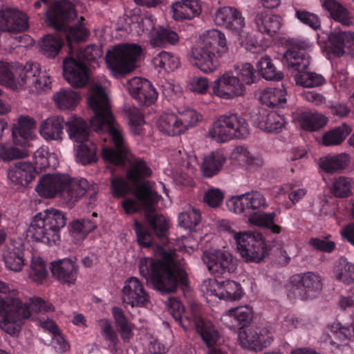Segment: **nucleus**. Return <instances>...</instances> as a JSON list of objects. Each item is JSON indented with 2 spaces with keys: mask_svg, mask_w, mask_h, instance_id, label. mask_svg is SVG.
I'll return each mask as SVG.
<instances>
[{
  "mask_svg": "<svg viewBox=\"0 0 354 354\" xmlns=\"http://www.w3.org/2000/svg\"><path fill=\"white\" fill-rule=\"evenodd\" d=\"M260 75L266 80L280 81L283 78V73L277 71L276 67L268 56L262 57L257 64Z\"/></svg>",
  "mask_w": 354,
  "mask_h": 354,
  "instance_id": "nucleus-43",
  "label": "nucleus"
},
{
  "mask_svg": "<svg viewBox=\"0 0 354 354\" xmlns=\"http://www.w3.org/2000/svg\"><path fill=\"white\" fill-rule=\"evenodd\" d=\"M152 171L142 158H135L130 164L126 174L127 180L135 187L134 194L140 201L147 206L156 203L160 198L152 189L149 181L142 180L151 176Z\"/></svg>",
  "mask_w": 354,
  "mask_h": 354,
  "instance_id": "nucleus-9",
  "label": "nucleus"
},
{
  "mask_svg": "<svg viewBox=\"0 0 354 354\" xmlns=\"http://www.w3.org/2000/svg\"><path fill=\"white\" fill-rule=\"evenodd\" d=\"M202 118L201 114L190 108H178L176 113H165L158 121L160 131L169 136L183 133L195 126Z\"/></svg>",
  "mask_w": 354,
  "mask_h": 354,
  "instance_id": "nucleus-11",
  "label": "nucleus"
},
{
  "mask_svg": "<svg viewBox=\"0 0 354 354\" xmlns=\"http://www.w3.org/2000/svg\"><path fill=\"white\" fill-rule=\"evenodd\" d=\"M69 178L68 185H66L65 198L69 201H76L83 196L88 189V182L84 178Z\"/></svg>",
  "mask_w": 354,
  "mask_h": 354,
  "instance_id": "nucleus-40",
  "label": "nucleus"
},
{
  "mask_svg": "<svg viewBox=\"0 0 354 354\" xmlns=\"http://www.w3.org/2000/svg\"><path fill=\"white\" fill-rule=\"evenodd\" d=\"M351 131L350 126L343 124L340 127L326 132L322 137V144L324 146L338 145L345 140Z\"/></svg>",
  "mask_w": 354,
  "mask_h": 354,
  "instance_id": "nucleus-45",
  "label": "nucleus"
},
{
  "mask_svg": "<svg viewBox=\"0 0 354 354\" xmlns=\"http://www.w3.org/2000/svg\"><path fill=\"white\" fill-rule=\"evenodd\" d=\"M349 39H352L351 32H334L328 36L333 53L340 57L346 53Z\"/></svg>",
  "mask_w": 354,
  "mask_h": 354,
  "instance_id": "nucleus-41",
  "label": "nucleus"
},
{
  "mask_svg": "<svg viewBox=\"0 0 354 354\" xmlns=\"http://www.w3.org/2000/svg\"><path fill=\"white\" fill-rule=\"evenodd\" d=\"M294 79L297 86L306 88L322 86L326 82L322 75L315 72L297 73Z\"/></svg>",
  "mask_w": 354,
  "mask_h": 354,
  "instance_id": "nucleus-48",
  "label": "nucleus"
},
{
  "mask_svg": "<svg viewBox=\"0 0 354 354\" xmlns=\"http://www.w3.org/2000/svg\"><path fill=\"white\" fill-rule=\"evenodd\" d=\"M329 333L328 339L325 342H328L330 344L339 348L344 341L354 340V326H342L339 322H335L328 326Z\"/></svg>",
  "mask_w": 354,
  "mask_h": 354,
  "instance_id": "nucleus-32",
  "label": "nucleus"
},
{
  "mask_svg": "<svg viewBox=\"0 0 354 354\" xmlns=\"http://www.w3.org/2000/svg\"><path fill=\"white\" fill-rule=\"evenodd\" d=\"M27 155L28 151L25 149H19L10 145H0V159L3 161L24 158Z\"/></svg>",
  "mask_w": 354,
  "mask_h": 354,
  "instance_id": "nucleus-59",
  "label": "nucleus"
},
{
  "mask_svg": "<svg viewBox=\"0 0 354 354\" xmlns=\"http://www.w3.org/2000/svg\"><path fill=\"white\" fill-rule=\"evenodd\" d=\"M69 235L75 244H80L87 236L88 230L84 219H75L68 226Z\"/></svg>",
  "mask_w": 354,
  "mask_h": 354,
  "instance_id": "nucleus-52",
  "label": "nucleus"
},
{
  "mask_svg": "<svg viewBox=\"0 0 354 354\" xmlns=\"http://www.w3.org/2000/svg\"><path fill=\"white\" fill-rule=\"evenodd\" d=\"M227 157L222 151L217 150L205 156L201 165V171L205 178L218 174L226 163Z\"/></svg>",
  "mask_w": 354,
  "mask_h": 354,
  "instance_id": "nucleus-29",
  "label": "nucleus"
},
{
  "mask_svg": "<svg viewBox=\"0 0 354 354\" xmlns=\"http://www.w3.org/2000/svg\"><path fill=\"white\" fill-rule=\"evenodd\" d=\"M352 180L346 176H339L334 179L331 192L334 196L346 198L351 194Z\"/></svg>",
  "mask_w": 354,
  "mask_h": 354,
  "instance_id": "nucleus-53",
  "label": "nucleus"
},
{
  "mask_svg": "<svg viewBox=\"0 0 354 354\" xmlns=\"http://www.w3.org/2000/svg\"><path fill=\"white\" fill-rule=\"evenodd\" d=\"M66 130L71 140L77 143L75 154L77 162L88 164V124L77 116H71L65 123Z\"/></svg>",
  "mask_w": 354,
  "mask_h": 354,
  "instance_id": "nucleus-14",
  "label": "nucleus"
},
{
  "mask_svg": "<svg viewBox=\"0 0 354 354\" xmlns=\"http://www.w3.org/2000/svg\"><path fill=\"white\" fill-rule=\"evenodd\" d=\"M168 310L175 322L185 330L194 327L207 347L216 344L220 335L212 322L185 311L183 304L176 298L169 299Z\"/></svg>",
  "mask_w": 354,
  "mask_h": 354,
  "instance_id": "nucleus-7",
  "label": "nucleus"
},
{
  "mask_svg": "<svg viewBox=\"0 0 354 354\" xmlns=\"http://www.w3.org/2000/svg\"><path fill=\"white\" fill-rule=\"evenodd\" d=\"M322 6L330 13L331 17L345 26L353 24L354 17L336 0H324Z\"/></svg>",
  "mask_w": 354,
  "mask_h": 354,
  "instance_id": "nucleus-33",
  "label": "nucleus"
},
{
  "mask_svg": "<svg viewBox=\"0 0 354 354\" xmlns=\"http://www.w3.org/2000/svg\"><path fill=\"white\" fill-rule=\"evenodd\" d=\"M132 97L139 103L149 106L153 104L158 98L157 90H129Z\"/></svg>",
  "mask_w": 354,
  "mask_h": 354,
  "instance_id": "nucleus-63",
  "label": "nucleus"
},
{
  "mask_svg": "<svg viewBox=\"0 0 354 354\" xmlns=\"http://www.w3.org/2000/svg\"><path fill=\"white\" fill-rule=\"evenodd\" d=\"M304 41L297 42L292 49L288 50L283 55V61L288 68L297 73H303L310 64V57L304 50L307 47Z\"/></svg>",
  "mask_w": 354,
  "mask_h": 354,
  "instance_id": "nucleus-22",
  "label": "nucleus"
},
{
  "mask_svg": "<svg viewBox=\"0 0 354 354\" xmlns=\"http://www.w3.org/2000/svg\"><path fill=\"white\" fill-rule=\"evenodd\" d=\"M275 216L274 212L263 214L262 216H254L252 218V224L266 227L274 234H279L281 232V227L274 223Z\"/></svg>",
  "mask_w": 354,
  "mask_h": 354,
  "instance_id": "nucleus-56",
  "label": "nucleus"
},
{
  "mask_svg": "<svg viewBox=\"0 0 354 354\" xmlns=\"http://www.w3.org/2000/svg\"><path fill=\"white\" fill-rule=\"evenodd\" d=\"M207 267L215 277H225L234 272L237 261L227 251L216 250L207 256Z\"/></svg>",
  "mask_w": 354,
  "mask_h": 354,
  "instance_id": "nucleus-16",
  "label": "nucleus"
},
{
  "mask_svg": "<svg viewBox=\"0 0 354 354\" xmlns=\"http://www.w3.org/2000/svg\"><path fill=\"white\" fill-rule=\"evenodd\" d=\"M201 221V213L197 209L192 208L178 215L179 225L186 229L194 228Z\"/></svg>",
  "mask_w": 354,
  "mask_h": 354,
  "instance_id": "nucleus-57",
  "label": "nucleus"
},
{
  "mask_svg": "<svg viewBox=\"0 0 354 354\" xmlns=\"http://www.w3.org/2000/svg\"><path fill=\"white\" fill-rule=\"evenodd\" d=\"M286 90H262L259 100L262 104L270 107H283L286 103Z\"/></svg>",
  "mask_w": 354,
  "mask_h": 354,
  "instance_id": "nucleus-46",
  "label": "nucleus"
},
{
  "mask_svg": "<svg viewBox=\"0 0 354 354\" xmlns=\"http://www.w3.org/2000/svg\"><path fill=\"white\" fill-rule=\"evenodd\" d=\"M123 110L128 118L131 131L134 135H140L141 133V127L145 124L144 115L135 106L124 105Z\"/></svg>",
  "mask_w": 354,
  "mask_h": 354,
  "instance_id": "nucleus-50",
  "label": "nucleus"
},
{
  "mask_svg": "<svg viewBox=\"0 0 354 354\" xmlns=\"http://www.w3.org/2000/svg\"><path fill=\"white\" fill-rule=\"evenodd\" d=\"M66 223V217L63 212L47 209L32 218L28 232L37 242L48 245H57L61 239L60 230Z\"/></svg>",
  "mask_w": 354,
  "mask_h": 354,
  "instance_id": "nucleus-6",
  "label": "nucleus"
},
{
  "mask_svg": "<svg viewBox=\"0 0 354 354\" xmlns=\"http://www.w3.org/2000/svg\"><path fill=\"white\" fill-rule=\"evenodd\" d=\"M250 133L245 118L237 113L221 115L209 130V136L218 142H225L234 138L244 139Z\"/></svg>",
  "mask_w": 354,
  "mask_h": 354,
  "instance_id": "nucleus-10",
  "label": "nucleus"
},
{
  "mask_svg": "<svg viewBox=\"0 0 354 354\" xmlns=\"http://www.w3.org/2000/svg\"><path fill=\"white\" fill-rule=\"evenodd\" d=\"M153 64L156 68L169 71L176 69L180 62L178 59L171 53L161 51L153 59Z\"/></svg>",
  "mask_w": 354,
  "mask_h": 354,
  "instance_id": "nucleus-51",
  "label": "nucleus"
},
{
  "mask_svg": "<svg viewBox=\"0 0 354 354\" xmlns=\"http://www.w3.org/2000/svg\"><path fill=\"white\" fill-rule=\"evenodd\" d=\"M112 315L114 319L116 329L124 342H129L133 337V330L134 324L125 315L124 311L120 307L112 308Z\"/></svg>",
  "mask_w": 354,
  "mask_h": 354,
  "instance_id": "nucleus-34",
  "label": "nucleus"
},
{
  "mask_svg": "<svg viewBox=\"0 0 354 354\" xmlns=\"http://www.w3.org/2000/svg\"><path fill=\"white\" fill-rule=\"evenodd\" d=\"M149 227L163 243L167 242L169 223L162 214H149L146 217Z\"/></svg>",
  "mask_w": 354,
  "mask_h": 354,
  "instance_id": "nucleus-36",
  "label": "nucleus"
},
{
  "mask_svg": "<svg viewBox=\"0 0 354 354\" xmlns=\"http://www.w3.org/2000/svg\"><path fill=\"white\" fill-rule=\"evenodd\" d=\"M236 77H239V88L254 83L256 77L253 66L250 63L243 64Z\"/></svg>",
  "mask_w": 354,
  "mask_h": 354,
  "instance_id": "nucleus-62",
  "label": "nucleus"
},
{
  "mask_svg": "<svg viewBox=\"0 0 354 354\" xmlns=\"http://www.w3.org/2000/svg\"><path fill=\"white\" fill-rule=\"evenodd\" d=\"M46 15L55 30L65 32L70 52L76 51L75 57H68L64 60L63 75L65 80L72 86H84L88 81V46L77 49V45L86 40L87 32L81 23L70 27L66 24L77 17L74 6L65 1H56Z\"/></svg>",
  "mask_w": 354,
  "mask_h": 354,
  "instance_id": "nucleus-1",
  "label": "nucleus"
},
{
  "mask_svg": "<svg viewBox=\"0 0 354 354\" xmlns=\"http://www.w3.org/2000/svg\"><path fill=\"white\" fill-rule=\"evenodd\" d=\"M213 88H221L223 87H232L239 88V77L233 74L232 71H227L219 76L214 82Z\"/></svg>",
  "mask_w": 354,
  "mask_h": 354,
  "instance_id": "nucleus-64",
  "label": "nucleus"
},
{
  "mask_svg": "<svg viewBox=\"0 0 354 354\" xmlns=\"http://www.w3.org/2000/svg\"><path fill=\"white\" fill-rule=\"evenodd\" d=\"M238 337L242 347L254 351H261L273 340L270 332L261 327L239 329Z\"/></svg>",
  "mask_w": 354,
  "mask_h": 354,
  "instance_id": "nucleus-17",
  "label": "nucleus"
},
{
  "mask_svg": "<svg viewBox=\"0 0 354 354\" xmlns=\"http://www.w3.org/2000/svg\"><path fill=\"white\" fill-rule=\"evenodd\" d=\"M50 270L53 275L63 283L73 284L76 280L77 266L70 259L52 262Z\"/></svg>",
  "mask_w": 354,
  "mask_h": 354,
  "instance_id": "nucleus-25",
  "label": "nucleus"
},
{
  "mask_svg": "<svg viewBox=\"0 0 354 354\" xmlns=\"http://www.w3.org/2000/svg\"><path fill=\"white\" fill-rule=\"evenodd\" d=\"M68 180V174H46L40 178L36 191L45 198H54L59 195L65 198V189Z\"/></svg>",
  "mask_w": 354,
  "mask_h": 354,
  "instance_id": "nucleus-19",
  "label": "nucleus"
},
{
  "mask_svg": "<svg viewBox=\"0 0 354 354\" xmlns=\"http://www.w3.org/2000/svg\"><path fill=\"white\" fill-rule=\"evenodd\" d=\"M48 274L46 265L43 260L38 259L32 261L29 270V277L37 283H41Z\"/></svg>",
  "mask_w": 354,
  "mask_h": 354,
  "instance_id": "nucleus-61",
  "label": "nucleus"
},
{
  "mask_svg": "<svg viewBox=\"0 0 354 354\" xmlns=\"http://www.w3.org/2000/svg\"><path fill=\"white\" fill-rule=\"evenodd\" d=\"M227 315L232 317L239 329L247 328L252 320V309L248 306H241L232 308L227 311Z\"/></svg>",
  "mask_w": 354,
  "mask_h": 354,
  "instance_id": "nucleus-47",
  "label": "nucleus"
},
{
  "mask_svg": "<svg viewBox=\"0 0 354 354\" xmlns=\"http://www.w3.org/2000/svg\"><path fill=\"white\" fill-rule=\"evenodd\" d=\"M80 96L75 90H59L54 95V100L57 106L60 109H74L79 100Z\"/></svg>",
  "mask_w": 354,
  "mask_h": 354,
  "instance_id": "nucleus-44",
  "label": "nucleus"
},
{
  "mask_svg": "<svg viewBox=\"0 0 354 354\" xmlns=\"http://www.w3.org/2000/svg\"><path fill=\"white\" fill-rule=\"evenodd\" d=\"M231 158L241 166H246L251 168L260 167L263 165L261 158L258 156H253L243 145L237 146L232 152Z\"/></svg>",
  "mask_w": 354,
  "mask_h": 354,
  "instance_id": "nucleus-38",
  "label": "nucleus"
},
{
  "mask_svg": "<svg viewBox=\"0 0 354 354\" xmlns=\"http://www.w3.org/2000/svg\"><path fill=\"white\" fill-rule=\"evenodd\" d=\"M202 12L200 0H182L171 6V14L175 20L192 19Z\"/></svg>",
  "mask_w": 354,
  "mask_h": 354,
  "instance_id": "nucleus-26",
  "label": "nucleus"
},
{
  "mask_svg": "<svg viewBox=\"0 0 354 354\" xmlns=\"http://www.w3.org/2000/svg\"><path fill=\"white\" fill-rule=\"evenodd\" d=\"M19 86L45 88L51 87V77L41 71L38 64L27 63L21 69L17 79Z\"/></svg>",
  "mask_w": 354,
  "mask_h": 354,
  "instance_id": "nucleus-20",
  "label": "nucleus"
},
{
  "mask_svg": "<svg viewBox=\"0 0 354 354\" xmlns=\"http://www.w3.org/2000/svg\"><path fill=\"white\" fill-rule=\"evenodd\" d=\"M133 230L136 234L137 241L140 246L144 248H150L153 244V235L142 223L135 220Z\"/></svg>",
  "mask_w": 354,
  "mask_h": 354,
  "instance_id": "nucleus-55",
  "label": "nucleus"
},
{
  "mask_svg": "<svg viewBox=\"0 0 354 354\" xmlns=\"http://www.w3.org/2000/svg\"><path fill=\"white\" fill-rule=\"evenodd\" d=\"M201 41L192 46L188 59L192 64L205 73H210L219 66V57L228 50L224 33L216 29L206 30Z\"/></svg>",
  "mask_w": 354,
  "mask_h": 354,
  "instance_id": "nucleus-4",
  "label": "nucleus"
},
{
  "mask_svg": "<svg viewBox=\"0 0 354 354\" xmlns=\"http://www.w3.org/2000/svg\"><path fill=\"white\" fill-rule=\"evenodd\" d=\"M7 268L15 272L22 270L24 264V245L21 241H15L8 246L3 255Z\"/></svg>",
  "mask_w": 354,
  "mask_h": 354,
  "instance_id": "nucleus-31",
  "label": "nucleus"
},
{
  "mask_svg": "<svg viewBox=\"0 0 354 354\" xmlns=\"http://www.w3.org/2000/svg\"><path fill=\"white\" fill-rule=\"evenodd\" d=\"M53 306L40 297H32L29 302L5 299L0 296V328L11 336H17L24 320L31 316L32 312L47 313L53 310Z\"/></svg>",
  "mask_w": 354,
  "mask_h": 354,
  "instance_id": "nucleus-5",
  "label": "nucleus"
},
{
  "mask_svg": "<svg viewBox=\"0 0 354 354\" xmlns=\"http://www.w3.org/2000/svg\"><path fill=\"white\" fill-rule=\"evenodd\" d=\"M265 122L266 128H263V130L268 132H280L287 124L284 115L273 111H269Z\"/></svg>",
  "mask_w": 354,
  "mask_h": 354,
  "instance_id": "nucleus-54",
  "label": "nucleus"
},
{
  "mask_svg": "<svg viewBox=\"0 0 354 354\" xmlns=\"http://www.w3.org/2000/svg\"><path fill=\"white\" fill-rule=\"evenodd\" d=\"M292 292L301 300L310 299L322 289L321 277L315 272H307L295 275L292 279Z\"/></svg>",
  "mask_w": 354,
  "mask_h": 354,
  "instance_id": "nucleus-15",
  "label": "nucleus"
},
{
  "mask_svg": "<svg viewBox=\"0 0 354 354\" xmlns=\"http://www.w3.org/2000/svg\"><path fill=\"white\" fill-rule=\"evenodd\" d=\"M63 44L62 39L57 35H47L39 43L41 53L49 58H54Z\"/></svg>",
  "mask_w": 354,
  "mask_h": 354,
  "instance_id": "nucleus-42",
  "label": "nucleus"
},
{
  "mask_svg": "<svg viewBox=\"0 0 354 354\" xmlns=\"http://www.w3.org/2000/svg\"><path fill=\"white\" fill-rule=\"evenodd\" d=\"M214 23L233 32L239 33L245 27V19L237 9L232 7L218 8L214 17Z\"/></svg>",
  "mask_w": 354,
  "mask_h": 354,
  "instance_id": "nucleus-21",
  "label": "nucleus"
},
{
  "mask_svg": "<svg viewBox=\"0 0 354 354\" xmlns=\"http://www.w3.org/2000/svg\"><path fill=\"white\" fill-rule=\"evenodd\" d=\"M178 40V34L170 28L159 27L152 34L150 44L153 47H165L167 44L174 45Z\"/></svg>",
  "mask_w": 354,
  "mask_h": 354,
  "instance_id": "nucleus-39",
  "label": "nucleus"
},
{
  "mask_svg": "<svg viewBox=\"0 0 354 354\" xmlns=\"http://www.w3.org/2000/svg\"><path fill=\"white\" fill-rule=\"evenodd\" d=\"M38 174L34 165L25 161L17 162L10 167L8 171V178L15 185H28Z\"/></svg>",
  "mask_w": 354,
  "mask_h": 354,
  "instance_id": "nucleus-24",
  "label": "nucleus"
},
{
  "mask_svg": "<svg viewBox=\"0 0 354 354\" xmlns=\"http://www.w3.org/2000/svg\"><path fill=\"white\" fill-rule=\"evenodd\" d=\"M174 253L162 250L161 259L142 258L139 261L140 274L150 283L153 289L161 294L174 292L178 287H188L186 272L180 268H174Z\"/></svg>",
  "mask_w": 354,
  "mask_h": 354,
  "instance_id": "nucleus-3",
  "label": "nucleus"
},
{
  "mask_svg": "<svg viewBox=\"0 0 354 354\" xmlns=\"http://www.w3.org/2000/svg\"><path fill=\"white\" fill-rule=\"evenodd\" d=\"M254 24L259 32L271 36L280 29L281 18L276 15H269L266 11L260 10L254 14Z\"/></svg>",
  "mask_w": 354,
  "mask_h": 354,
  "instance_id": "nucleus-28",
  "label": "nucleus"
},
{
  "mask_svg": "<svg viewBox=\"0 0 354 354\" xmlns=\"http://www.w3.org/2000/svg\"><path fill=\"white\" fill-rule=\"evenodd\" d=\"M90 109L94 115L90 118V129L95 126L96 131H108L113 147H106L102 156L105 162L114 165H124L129 149L124 139V131L116 122L111 105L105 90H90Z\"/></svg>",
  "mask_w": 354,
  "mask_h": 354,
  "instance_id": "nucleus-2",
  "label": "nucleus"
},
{
  "mask_svg": "<svg viewBox=\"0 0 354 354\" xmlns=\"http://www.w3.org/2000/svg\"><path fill=\"white\" fill-rule=\"evenodd\" d=\"M0 84L3 86L15 87L19 86L17 80H15V75L12 71L11 65L0 59Z\"/></svg>",
  "mask_w": 354,
  "mask_h": 354,
  "instance_id": "nucleus-58",
  "label": "nucleus"
},
{
  "mask_svg": "<svg viewBox=\"0 0 354 354\" xmlns=\"http://www.w3.org/2000/svg\"><path fill=\"white\" fill-rule=\"evenodd\" d=\"M142 48L136 44L124 43L107 50L105 61L107 68L115 76L130 73L138 67Z\"/></svg>",
  "mask_w": 354,
  "mask_h": 354,
  "instance_id": "nucleus-8",
  "label": "nucleus"
},
{
  "mask_svg": "<svg viewBox=\"0 0 354 354\" xmlns=\"http://www.w3.org/2000/svg\"><path fill=\"white\" fill-rule=\"evenodd\" d=\"M65 123L66 122L62 116H50L41 123L39 133L47 141H62Z\"/></svg>",
  "mask_w": 354,
  "mask_h": 354,
  "instance_id": "nucleus-27",
  "label": "nucleus"
},
{
  "mask_svg": "<svg viewBox=\"0 0 354 354\" xmlns=\"http://www.w3.org/2000/svg\"><path fill=\"white\" fill-rule=\"evenodd\" d=\"M216 283H218L219 299L236 301L241 298L243 289L239 283L232 280L219 281L218 279H216Z\"/></svg>",
  "mask_w": 354,
  "mask_h": 354,
  "instance_id": "nucleus-37",
  "label": "nucleus"
},
{
  "mask_svg": "<svg viewBox=\"0 0 354 354\" xmlns=\"http://www.w3.org/2000/svg\"><path fill=\"white\" fill-rule=\"evenodd\" d=\"M111 191L114 198L124 197L129 191L128 181L122 177L113 176L111 178Z\"/></svg>",
  "mask_w": 354,
  "mask_h": 354,
  "instance_id": "nucleus-60",
  "label": "nucleus"
},
{
  "mask_svg": "<svg viewBox=\"0 0 354 354\" xmlns=\"http://www.w3.org/2000/svg\"><path fill=\"white\" fill-rule=\"evenodd\" d=\"M351 157L346 153L328 155L320 159V167L328 174L341 172L349 165Z\"/></svg>",
  "mask_w": 354,
  "mask_h": 354,
  "instance_id": "nucleus-35",
  "label": "nucleus"
},
{
  "mask_svg": "<svg viewBox=\"0 0 354 354\" xmlns=\"http://www.w3.org/2000/svg\"><path fill=\"white\" fill-rule=\"evenodd\" d=\"M236 248L245 262H260L267 254L268 248L261 233L244 232L236 234Z\"/></svg>",
  "mask_w": 354,
  "mask_h": 354,
  "instance_id": "nucleus-12",
  "label": "nucleus"
},
{
  "mask_svg": "<svg viewBox=\"0 0 354 354\" xmlns=\"http://www.w3.org/2000/svg\"><path fill=\"white\" fill-rule=\"evenodd\" d=\"M35 122L29 117L21 116L12 127V136L16 145L26 147L35 138Z\"/></svg>",
  "mask_w": 354,
  "mask_h": 354,
  "instance_id": "nucleus-23",
  "label": "nucleus"
},
{
  "mask_svg": "<svg viewBox=\"0 0 354 354\" xmlns=\"http://www.w3.org/2000/svg\"><path fill=\"white\" fill-rule=\"evenodd\" d=\"M264 195L259 191H251L243 194L233 196L228 202L227 206L236 214H243L248 217L252 224V218L254 216H262L263 210L268 207Z\"/></svg>",
  "mask_w": 354,
  "mask_h": 354,
  "instance_id": "nucleus-13",
  "label": "nucleus"
},
{
  "mask_svg": "<svg viewBox=\"0 0 354 354\" xmlns=\"http://www.w3.org/2000/svg\"><path fill=\"white\" fill-rule=\"evenodd\" d=\"M122 301L125 306L145 307L149 302V295L143 283L136 277H131L125 281L122 290Z\"/></svg>",
  "mask_w": 354,
  "mask_h": 354,
  "instance_id": "nucleus-18",
  "label": "nucleus"
},
{
  "mask_svg": "<svg viewBox=\"0 0 354 354\" xmlns=\"http://www.w3.org/2000/svg\"><path fill=\"white\" fill-rule=\"evenodd\" d=\"M300 127L307 131H315L324 127L328 119L323 114L310 111L298 113L295 118Z\"/></svg>",
  "mask_w": 354,
  "mask_h": 354,
  "instance_id": "nucleus-30",
  "label": "nucleus"
},
{
  "mask_svg": "<svg viewBox=\"0 0 354 354\" xmlns=\"http://www.w3.org/2000/svg\"><path fill=\"white\" fill-rule=\"evenodd\" d=\"M334 272L337 280L346 284L354 281V264L346 259H339L335 264Z\"/></svg>",
  "mask_w": 354,
  "mask_h": 354,
  "instance_id": "nucleus-49",
  "label": "nucleus"
}]
</instances>
